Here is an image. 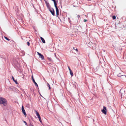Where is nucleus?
I'll use <instances>...</instances> for the list:
<instances>
[{
    "mask_svg": "<svg viewBox=\"0 0 126 126\" xmlns=\"http://www.w3.org/2000/svg\"><path fill=\"white\" fill-rule=\"evenodd\" d=\"M7 101L4 98L0 97V105L3 104L4 106L7 105Z\"/></svg>",
    "mask_w": 126,
    "mask_h": 126,
    "instance_id": "obj_1",
    "label": "nucleus"
},
{
    "mask_svg": "<svg viewBox=\"0 0 126 126\" xmlns=\"http://www.w3.org/2000/svg\"><path fill=\"white\" fill-rule=\"evenodd\" d=\"M120 94H121V99L122 98H126V91H124V93H122V91L120 90Z\"/></svg>",
    "mask_w": 126,
    "mask_h": 126,
    "instance_id": "obj_2",
    "label": "nucleus"
},
{
    "mask_svg": "<svg viewBox=\"0 0 126 126\" xmlns=\"http://www.w3.org/2000/svg\"><path fill=\"white\" fill-rule=\"evenodd\" d=\"M102 112L104 114H107V109L106 108L105 106H104L103 107V109L101 110Z\"/></svg>",
    "mask_w": 126,
    "mask_h": 126,
    "instance_id": "obj_3",
    "label": "nucleus"
},
{
    "mask_svg": "<svg viewBox=\"0 0 126 126\" xmlns=\"http://www.w3.org/2000/svg\"><path fill=\"white\" fill-rule=\"evenodd\" d=\"M48 10L50 12H51V13L52 15L53 16H55V12H54V9L53 8H51Z\"/></svg>",
    "mask_w": 126,
    "mask_h": 126,
    "instance_id": "obj_4",
    "label": "nucleus"
},
{
    "mask_svg": "<svg viewBox=\"0 0 126 126\" xmlns=\"http://www.w3.org/2000/svg\"><path fill=\"white\" fill-rule=\"evenodd\" d=\"M21 109H22V112L23 113V114H24V115L25 117L26 116L27 114H26V113L25 110L24 109L23 106H22V107Z\"/></svg>",
    "mask_w": 126,
    "mask_h": 126,
    "instance_id": "obj_5",
    "label": "nucleus"
},
{
    "mask_svg": "<svg viewBox=\"0 0 126 126\" xmlns=\"http://www.w3.org/2000/svg\"><path fill=\"white\" fill-rule=\"evenodd\" d=\"M37 53L38 55H39V57L41 58L42 60H43L44 59V57L43 55H42V54H41L40 53L38 52H37Z\"/></svg>",
    "mask_w": 126,
    "mask_h": 126,
    "instance_id": "obj_6",
    "label": "nucleus"
},
{
    "mask_svg": "<svg viewBox=\"0 0 126 126\" xmlns=\"http://www.w3.org/2000/svg\"><path fill=\"white\" fill-rule=\"evenodd\" d=\"M45 3L46 4V6L47 7L48 9H49L50 8V6L49 5L48 2L47 1H45Z\"/></svg>",
    "mask_w": 126,
    "mask_h": 126,
    "instance_id": "obj_7",
    "label": "nucleus"
},
{
    "mask_svg": "<svg viewBox=\"0 0 126 126\" xmlns=\"http://www.w3.org/2000/svg\"><path fill=\"white\" fill-rule=\"evenodd\" d=\"M53 2H54V6L55 7V8H58L57 6V5L58 1H56L55 0H54V1H53Z\"/></svg>",
    "mask_w": 126,
    "mask_h": 126,
    "instance_id": "obj_8",
    "label": "nucleus"
},
{
    "mask_svg": "<svg viewBox=\"0 0 126 126\" xmlns=\"http://www.w3.org/2000/svg\"><path fill=\"white\" fill-rule=\"evenodd\" d=\"M56 16L58 17L59 15V10L58 8H56Z\"/></svg>",
    "mask_w": 126,
    "mask_h": 126,
    "instance_id": "obj_9",
    "label": "nucleus"
},
{
    "mask_svg": "<svg viewBox=\"0 0 126 126\" xmlns=\"http://www.w3.org/2000/svg\"><path fill=\"white\" fill-rule=\"evenodd\" d=\"M40 38L42 40V42H43V43H45V41L44 39L42 37H40Z\"/></svg>",
    "mask_w": 126,
    "mask_h": 126,
    "instance_id": "obj_10",
    "label": "nucleus"
},
{
    "mask_svg": "<svg viewBox=\"0 0 126 126\" xmlns=\"http://www.w3.org/2000/svg\"><path fill=\"white\" fill-rule=\"evenodd\" d=\"M32 80H33V82L35 84V85L36 86H37V87H38V85L37 84V83L35 82V80H34V78H32Z\"/></svg>",
    "mask_w": 126,
    "mask_h": 126,
    "instance_id": "obj_11",
    "label": "nucleus"
},
{
    "mask_svg": "<svg viewBox=\"0 0 126 126\" xmlns=\"http://www.w3.org/2000/svg\"><path fill=\"white\" fill-rule=\"evenodd\" d=\"M35 112H36V113L37 116H38V117L40 116L38 112V111L36 110L35 111Z\"/></svg>",
    "mask_w": 126,
    "mask_h": 126,
    "instance_id": "obj_12",
    "label": "nucleus"
},
{
    "mask_svg": "<svg viewBox=\"0 0 126 126\" xmlns=\"http://www.w3.org/2000/svg\"><path fill=\"white\" fill-rule=\"evenodd\" d=\"M35 112H36V113L37 116H38V117L40 116L38 112V111L36 110L35 111Z\"/></svg>",
    "mask_w": 126,
    "mask_h": 126,
    "instance_id": "obj_13",
    "label": "nucleus"
},
{
    "mask_svg": "<svg viewBox=\"0 0 126 126\" xmlns=\"http://www.w3.org/2000/svg\"><path fill=\"white\" fill-rule=\"evenodd\" d=\"M12 78L13 79V80H14V81L15 82V83L16 84H17V82L16 81V80H15L14 79V77L12 76Z\"/></svg>",
    "mask_w": 126,
    "mask_h": 126,
    "instance_id": "obj_14",
    "label": "nucleus"
},
{
    "mask_svg": "<svg viewBox=\"0 0 126 126\" xmlns=\"http://www.w3.org/2000/svg\"><path fill=\"white\" fill-rule=\"evenodd\" d=\"M70 74L72 76L73 75V73L72 70L70 71Z\"/></svg>",
    "mask_w": 126,
    "mask_h": 126,
    "instance_id": "obj_15",
    "label": "nucleus"
},
{
    "mask_svg": "<svg viewBox=\"0 0 126 126\" xmlns=\"http://www.w3.org/2000/svg\"><path fill=\"white\" fill-rule=\"evenodd\" d=\"M38 118H39V120L40 122H41V123H42V120H41V118L40 116L39 117H38Z\"/></svg>",
    "mask_w": 126,
    "mask_h": 126,
    "instance_id": "obj_16",
    "label": "nucleus"
},
{
    "mask_svg": "<svg viewBox=\"0 0 126 126\" xmlns=\"http://www.w3.org/2000/svg\"><path fill=\"white\" fill-rule=\"evenodd\" d=\"M47 86L49 87V90H50V89L51 88H50V85H49V83H47Z\"/></svg>",
    "mask_w": 126,
    "mask_h": 126,
    "instance_id": "obj_17",
    "label": "nucleus"
},
{
    "mask_svg": "<svg viewBox=\"0 0 126 126\" xmlns=\"http://www.w3.org/2000/svg\"><path fill=\"white\" fill-rule=\"evenodd\" d=\"M47 59H48L49 61H52V59H51V58H47Z\"/></svg>",
    "mask_w": 126,
    "mask_h": 126,
    "instance_id": "obj_18",
    "label": "nucleus"
},
{
    "mask_svg": "<svg viewBox=\"0 0 126 126\" xmlns=\"http://www.w3.org/2000/svg\"><path fill=\"white\" fill-rule=\"evenodd\" d=\"M4 38L6 39V40H8V41H9L10 40L7 37H5V36H4Z\"/></svg>",
    "mask_w": 126,
    "mask_h": 126,
    "instance_id": "obj_19",
    "label": "nucleus"
},
{
    "mask_svg": "<svg viewBox=\"0 0 126 126\" xmlns=\"http://www.w3.org/2000/svg\"><path fill=\"white\" fill-rule=\"evenodd\" d=\"M118 76L119 77H121L122 76H123V75H121V74L119 73L118 75Z\"/></svg>",
    "mask_w": 126,
    "mask_h": 126,
    "instance_id": "obj_20",
    "label": "nucleus"
},
{
    "mask_svg": "<svg viewBox=\"0 0 126 126\" xmlns=\"http://www.w3.org/2000/svg\"><path fill=\"white\" fill-rule=\"evenodd\" d=\"M112 18L113 19H116V16H114L112 17Z\"/></svg>",
    "mask_w": 126,
    "mask_h": 126,
    "instance_id": "obj_21",
    "label": "nucleus"
},
{
    "mask_svg": "<svg viewBox=\"0 0 126 126\" xmlns=\"http://www.w3.org/2000/svg\"><path fill=\"white\" fill-rule=\"evenodd\" d=\"M30 43L29 42H27V45L28 46H29L30 45Z\"/></svg>",
    "mask_w": 126,
    "mask_h": 126,
    "instance_id": "obj_22",
    "label": "nucleus"
},
{
    "mask_svg": "<svg viewBox=\"0 0 126 126\" xmlns=\"http://www.w3.org/2000/svg\"><path fill=\"white\" fill-rule=\"evenodd\" d=\"M84 22H87V20H86V19H84Z\"/></svg>",
    "mask_w": 126,
    "mask_h": 126,
    "instance_id": "obj_23",
    "label": "nucleus"
},
{
    "mask_svg": "<svg viewBox=\"0 0 126 126\" xmlns=\"http://www.w3.org/2000/svg\"><path fill=\"white\" fill-rule=\"evenodd\" d=\"M23 122L25 123V124L26 125H27V123L25 121H23Z\"/></svg>",
    "mask_w": 126,
    "mask_h": 126,
    "instance_id": "obj_24",
    "label": "nucleus"
},
{
    "mask_svg": "<svg viewBox=\"0 0 126 126\" xmlns=\"http://www.w3.org/2000/svg\"><path fill=\"white\" fill-rule=\"evenodd\" d=\"M68 69H69V71H70L71 70L70 68V67L69 66H68Z\"/></svg>",
    "mask_w": 126,
    "mask_h": 126,
    "instance_id": "obj_25",
    "label": "nucleus"
},
{
    "mask_svg": "<svg viewBox=\"0 0 126 126\" xmlns=\"http://www.w3.org/2000/svg\"><path fill=\"white\" fill-rule=\"evenodd\" d=\"M30 126H33V125H32L31 124L30 125Z\"/></svg>",
    "mask_w": 126,
    "mask_h": 126,
    "instance_id": "obj_26",
    "label": "nucleus"
},
{
    "mask_svg": "<svg viewBox=\"0 0 126 126\" xmlns=\"http://www.w3.org/2000/svg\"><path fill=\"white\" fill-rule=\"evenodd\" d=\"M76 51H77V52H78V49L77 48H76V49H75Z\"/></svg>",
    "mask_w": 126,
    "mask_h": 126,
    "instance_id": "obj_27",
    "label": "nucleus"
},
{
    "mask_svg": "<svg viewBox=\"0 0 126 126\" xmlns=\"http://www.w3.org/2000/svg\"><path fill=\"white\" fill-rule=\"evenodd\" d=\"M73 49H74V50H75V48H74V47H73Z\"/></svg>",
    "mask_w": 126,
    "mask_h": 126,
    "instance_id": "obj_28",
    "label": "nucleus"
},
{
    "mask_svg": "<svg viewBox=\"0 0 126 126\" xmlns=\"http://www.w3.org/2000/svg\"><path fill=\"white\" fill-rule=\"evenodd\" d=\"M32 78H33L32 75Z\"/></svg>",
    "mask_w": 126,
    "mask_h": 126,
    "instance_id": "obj_29",
    "label": "nucleus"
},
{
    "mask_svg": "<svg viewBox=\"0 0 126 126\" xmlns=\"http://www.w3.org/2000/svg\"><path fill=\"white\" fill-rule=\"evenodd\" d=\"M48 65H49V64H50V63H48Z\"/></svg>",
    "mask_w": 126,
    "mask_h": 126,
    "instance_id": "obj_30",
    "label": "nucleus"
},
{
    "mask_svg": "<svg viewBox=\"0 0 126 126\" xmlns=\"http://www.w3.org/2000/svg\"><path fill=\"white\" fill-rule=\"evenodd\" d=\"M124 76V77L125 78H126V77H125V76Z\"/></svg>",
    "mask_w": 126,
    "mask_h": 126,
    "instance_id": "obj_31",
    "label": "nucleus"
}]
</instances>
